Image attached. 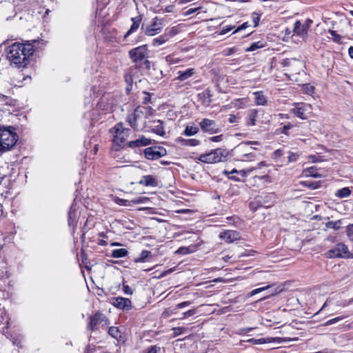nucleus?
<instances>
[{"label":"nucleus","instance_id":"f257e3e1","mask_svg":"<svg viewBox=\"0 0 353 353\" xmlns=\"http://www.w3.org/2000/svg\"><path fill=\"white\" fill-rule=\"evenodd\" d=\"M7 59L11 65L17 68H24L29 63V58L34 52L32 43L15 42L5 48Z\"/></svg>","mask_w":353,"mask_h":353},{"label":"nucleus","instance_id":"f03ea898","mask_svg":"<svg viewBox=\"0 0 353 353\" xmlns=\"http://www.w3.org/2000/svg\"><path fill=\"white\" fill-rule=\"evenodd\" d=\"M19 136L12 126L0 125V153L10 150L17 143Z\"/></svg>","mask_w":353,"mask_h":353},{"label":"nucleus","instance_id":"7ed1b4c3","mask_svg":"<svg viewBox=\"0 0 353 353\" xmlns=\"http://www.w3.org/2000/svg\"><path fill=\"white\" fill-rule=\"evenodd\" d=\"M152 108L148 106H139L128 117L130 126L138 130L145 124V119L152 114Z\"/></svg>","mask_w":353,"mask_h":353},{"label":"nucleus","instance_id":"20e7f679","mask_svg":"<svg viewBox=\"0 0 353 353\" xmlns=\"http://www.w3.org/2000/svg\"><path fill=\"white\" fill-rule=\"evenodd\" d=\"M130 132V129L124 128L122 123H117L114 128L110 130V133L112 136V142L117 147L121 146L127 140Z\"/></svg>","mask_w":353,"mask_h":353},{"label":"nucleus","instance_id":"39448f33","mask_svg":"<svg viewBox=\"0 0 353 353\" xmlns=\"http://www.w3.org/2000/svg\"><path fill=\"white\" fill-rule=\"evenodd\" d=\"M228 152L225 149L217 148L209 153L201 154L199 160L205 163H215L225 160Z\"/></svg>","mask_w":353,"mask_h":353},{"label":"nucleus","instance_id":"423d86ee","mask_svg":"<svg viewBox=\"0 0 353 353\" xmlns=\"http://www.w3.org/2000/svg\"><path fill=\"white\" fill-rule=\"evenodd\" d=\"M110 324L108 317L101 312H97L89 317L87 328L90 331L98 330Z\"/></svg>","mask_w":353,"mask_h":353},{"label":"nucleus","instance_id":"0eeeda50","mask_svg":"<svg viewBox=\"0 0 353 353\" xmlns=\"http://www.w3.org/2000/svg\"><path fill=\"white\" fill-rule=\"evenodd\" d=\"M129 56L132 61L136 64H141L143 62L149 65L150 62L147 59L148 56V50L146 45L140 46L129 51Z\"/></svg>","mask_w":353,"mask_h":353},{"label":"nucleus","instance_id":"6e6552de","mask_svg":"<svg viewBox=\"0 0 353 353\" xmlns=\"http://www.w3.org/2000/svg\"><path fill=\"white\" fill-rule=\"evenodd\" d=\"M325 255L327 258H353V255L349 252L347 246L343 243H337L333 249L328 250Z\"/></svg>","mask_w":353,"mask_h":353},{"label":"nucleus","instance_id":"1a4fd4ad","mask_svg":"<svg viewBox=\"0 0 353 353\" xmlns=\"http://www.w3.org/2000/svg\"><path fill=\"white\" fill-rule=\"evenodd\" d=\"M311 112L312 106L307 103H295L294 108L290 110L292 114L303 120L307 119V114Z\"/></svg>","mask_w":353,"mask_h":353},{"label":"nucleus","instance_id":"9d476101","mask_svg":"<svg viewBox=\"0 0 353 353\" xmlns=\"http://www.w3.org/2000/svg\"><path fill=\"white\" fill-rule=\"evenodd\" d=\"M162 21L161 19L157 17H154L152 19V23L144 29V34L147 36L152 37L160 33L163 28Z\"/></svg>","mask_w":353,"mask_h":353},{"label":"nucleus","instance_id":"9b49d317","mask_svg":"<svg viewBox=\"0 0 353 353\" xmlns=\"http://www.w3.org/2000/svg\"><path fill=\"white\" fill-rule=\"evenodd\" d=\"M167 154L166 150L163 148L150 147L144 150V154L148 160H157L159 158L165 156Z\"/></svg>","mask_w":353,"mask_h":353},{"label":"nucleus","instance_id":"f8f14e48","mask_svg":"<svg viewBox=\"0 0 353 353\" xmlns=\"http://www.w3.org/2000/svg\"><path fill=\"white\" fill-rule=\"evenodd\" d=\"M199 125L203 132H207L210 134H216L220 131L216 122L209 119H202L199 123Z\"/></svg>","mask_w":353,"mask_h":353},{"label":"nucleus","instance_id":"ddd939ff","mask_svg":"<svg viewBox=\"0 0 353 353\" xmlns=\"http://www.w3.org/2000/svg\"><path fill=\"white\" fill-rule=\"evenodd\" d=\"M111 304L121 310H130L132 308V303L129 299L121 296L113 297L110 301Z\"/></svg>","mask_w":353,"mask_h":353},{"label":"nucleus","instance_id":"4468645a","mask_svg":"<svg viewBox=\"0 0 353 353\" xmlns=\"http://www.w3.org/2000/svg\"><path fill=\"white\" fill-rule=\"evenodd\" d=\"M219 238L230 243L240 239V234L235 230H225L219 234Z\"/></svg>","mask_w":353,"mask_h":353},{"label":"nucleus","instance_id":"2eb2a0df","mask_svg":"<svg viewBox=\"0 0 353 353\" xmlns=\"http://www.w3.org/2000/svg\"><path fill=\"white\" fill-rule=\"evenodd\" d=\"M309 27V23L303 24L301 21H296L294 25V32L297 35L305 37L307 34V30Z\"/></svg>","mask_w":353,"mask_h":353},{"label":"nucleus","instance_id":"dca6fc26","mask_svg":"<svg viewBox=\"0 0 353 353\" xmlns=\"http://www.w3.org/2000/svg\"><path fill=\"white\" fill-rule=\"evenodd\" d=\"M151 143H152L151 139H148V138L145 137L144 136H142L134 141H131L128 142V145L129 148H134L146 146Z\"/></svg>","mask_w":353,"mask_h":353},{"label":"nucleus","instance_id":"f3484780","mask_svg":"<svg viewBox=\"0 0 353 353\" xmlns=\"http://www.w3.org/2000/svg\"><path fill=\"white\" fill-rule=\"evenodd\" d=\"M132 21V24L130 26V29L126 32V33L124 35V39H126L127 37H128L131 34L134 32L138 30V28L140 26V24L142 21V17L139 15L135 17H132L131 19Z\"/></svg>","mask_w":353,"mask_h":353},{"label":"nucleus","instance_id":"a211bd4d","mask_svg":"<svg viewBox=\"0 0 353 353\" xmlns=\"http://www.w3.org/2000/svg\"><path fill=\"white\" fill-rule=\"evenodd\" d=\"M139 183L145 186L151 187H156L158 185L157 179L152 175L143 176Z\"/></svg>","mask_w":353,"mask_h":353},{"label":"nucleus","instance_id":"6ab92c4d","mask_svg":"<svg viewBox=\"0 0 353 353\" xmlns=\"http://www.w3.org/2000/svg\"><path fill=\"white\" fill-rule=\"evenodd\" d=\"M196 71L194 68H188L186 70H180L177 72L178 77L176 78V79L183 81L190 77H192Z\"/></svg>","mask_w":353,"mask_h":353},{"label":"nucleus","instance_id":"aec40b11","mask_svg":"<svg viewBox=\"0 0 353 353\" xmlns=\"http://www.w3.org/2000/svg\"><path fill=\"white\" fill-rule=\"evenodd\" d=\"M281 65L283 67L292 68L291 71L296 72V69L295 68L296 65H301V63L296 59H285L281 61Z\"/></svg>","mask_w":353,"mask_h":353},{"label":"nucleus","instance_id":"412c9836","mask_svg":"<svg viewBox=\"0 0 353 353\" xmlns=\"http://www.w3.org/2000/svg\"><path fill=\"white\" fill-rule=\"evenodd\" d=\"M154 125L152 127V131L157 134L160 136H164L165 132L163 128V123L161 120H157L153 121Z\"/></svg>","mask_w":353,"mask_h":353},{"label":"nucleus","instance_id":"4be33fe9","mask_svg":"<svg viewBox=\"0 0 353 353\" xmlns=\"http://www.w3.org/2000/svg\"><path fill=\"white\" fill-rule=\"evenodd\" d=\"M253 95L254 96V102L257 105H265L267 103L266 97L263 92H255Z\"/></svg>","mask_w":353,"mask_h":353},{"label":"nucleus","instance_id":"5701e85b","mask_svg":"<svg viewBox=\"0 0 353 353\" xmlns=\"http://www.w3.org/2000/svg\"><path fill=\"white\" fill-rule=\"evenodd\" d=\"M179 142L183 146H196L200 143V141L196 139H185L179 138Z\"/></svg>","mask_w":353,"mask_h":353},{"label":"nucleus","instance_id":"b1692460","mask_svg":"<svg viewBox=\"0 0 353 353\" xmlns=\"http://www.w3.org/2000/svg\"><path fill=\"white\" fill-rule=\"evenodd\" d=\"M257 111L256 110H252L250 111L247 119L246 123L248 125H254L256 124Z\"/></svg>","mask_w":353,"mask_h":353},{"label":"nucleus","instance_id":"393cba45","mask_svg":"<svg viewBox=\"0 0 353 353\" xmlns=\"http://www.w3.org/2000/svg\"><path fill=\"white\" fill-rule=\"evenodd\" d=\"M128 254V250L125 248L115 249L112 251L111 256L113 258H122Z\"/></svg>","mask_w":353,"mask_h":353},{"label":"nucleus","instance_id":"a878e982","mask_svg":"<svg viewBox=\"0 0 353 353\" xmlns=\"http://www.w3.org/2000/svg\"><path fill=\"white\" fill-rule=\"evenodd\" d=\"M351 194V190L349 188H343L341 189L338 190L336 193L335 196L340 198H347Z\"/></svg>","mask_w":353,"mask_h":353},{"label":"nucleus","instance_id":"bb28decb","mask_svg":"<svg viewBox=\"0 0 353 353\" xmlns=\"http://www.w3.org/2000/svg\"><path fill=\"white\" fill-rule=\"evenodd\" d=\"M168 41L169 40L168 39L167 36H165V34H163L159 36V37L154 39L152 40V44L153 46L157 47L165 43Z\"/></svg>","mask_w":353,"mask_h":353},{"label":"nucleus","instance_id":"cd10ccee","mask_svg":"<svg viewBox=\"0 0 353 353\" xmlns=\"http://www.w3.org/2000/svg\"><path fill=\"white\" fill-rule=\"evenodd\" d=\"M304 174L306 176H312L314 178H320L321 175L316 172V168L310 167L304 170Z\"/></svg>","mask_w":353,"mask_h":353},{"label":"nucleus","instance_id":"c85d7f7f","mask_svg":"<svg viewBox=\"0 0 353 353\" xmlns=\"http://www.w3.org/2000/svg\"><path fill=\"white\" fill-rule=\"evenodd\" d=\"M108 334L112 337L116 339L121 337V334L118 327L112 326L108 330Z\"/></svg>","mask_w":353,"mask_h":353},{"label":"nucleus","instance_id":"c756f323","mask_svg":"<svg viewBox=\"0 0 353 353\" xmlns=\"http://www.w3.org/2000/svg\"><path fill=\"white\" fill-rule=\"evenodd\" d=\"M199 132L198 128L195 126H187L184 130L183 134L185 136H193Z\"/></svg>","mask_w":353,"mask_h":353},{"label":"nucleus","instance_id":"7c9ffc66","mask_svg":"<svg viewBox=\"0 0 353 353\" xmlns=\"http://www.w3.org/2000/svg\"><path fill=\"white\" fill-rule=\"evenodd\" d=\"M151 254V252L148 250H143L140 254V256L139 258L134 259V262L136 263H142L145 261V259L150 256Z\"/></svg>","mask_w":353,"mask_h":353},{"label":"nucleus","instance_id":"2f4dec72","mask_svg":"<svg viewBox=\"0 0 353 353\" xmlns=\"http://www.w3.org/2000/svg\"><path fill=\"white\" fill-rule=\"evenodd\" d=\"M341 221L340 220L336 221H328L325 223V227L337 230L341 228Z\"/></svg>","mask_w":353,"mask_h":353},{"label":"nucleus","instance_id":"473e14b6","mask_svg":"<svg viewBox=\"0 0 353 353\" xmlns=\"http://www.w3.org/2000/svg\"><path fill=\"white\" fill-rule=\"evenodd\" d=\"M263 47V44L261 41L254 42L251 44V46L246 49L247 52L254 51L256 49H259Z\"/></svg>","mask_w":353,"mask_h":353},{"label":"nucleus","instance_id":"72a5a7b5","mask_svg":"<svg viewBox=\"0 0 353 353\" xmlns=\"http://www.w3.org/2000/svg\"><path fill=\"white\" fill-rule=\"evenodd\" d=\"M148 201H149L148 198L144 196H139L132 199V204L134 205L139 203H145Z\"/></svg>","mask_w":353,"mask_h":353},{"label":"nucleus","instance_id":"f704fd0d","mask_svg":"<svg viewBox=\"0 0 353 353\" xmlns=\"http://www.w3.org/2000/svg\"><path fill=\"white\" fill-rule=\"evenodd\" d=\"M176 34H177V30L175 28H171L170 29H166L164 32L165 36H167L168 40L171 37L176 35Z\"/></svg>","mask_w":353,"mask_h":353},{"label":"nucleus","instance_id":"c9c22d12","mask_svg":"<svg viewBox=\"0 0 353 353\" xmlns=\"http://www.w3.org/2000/svg\"><path fill=\"white\" fill-rule=\"evenodd\" d=\"M328 33L332 37L333 41L336 43H340L341 37L333 30H329Z\"/></svg>","mask_w":353,"mask_h":353},{"label":"nucleus","instance_id":"e433bc0d","mask_svg":"<svg viewBox=\"0 0 353 353\" xmlns=\"http://www.w3.org/2000/svg\"><path fill=\"white\" fill-rule=\"evenodd\" d=\"M116 202L121 205L132 206V200H127L123 199H117Z\"/></svg>","mask_w":353,"mask_h":353},{"label":"nucleus","instance_id":"4c0bfd02","mask_svg":"<svg viewBox=\"0 0 353 353\" xmlns=\"http://www.w3.org/2000/svg\"><path fill=\"white\" fill-rule=\"evenodd\" d=\"M255 158V155L251 152L245 153L243 154L242 159H241L243 161H252Z\"/></svg>","mask_w":353,"mask_h":353},{"label":"nucleus","instance_id":"58836bf2","mask_svg":"<svg viewBox=\"0 0 353 353\" xmlns=\"http://www.w3.org/2000/svg\"><path fill=\"white\" fill-rule=\"evenodd\" d=\"M256 170V168H249L248 169L241 170H239V174L242 176H246L247 175L250 174L252 171Z\"/></svg>","mask_w":353,"mask_h":353},{"label":"nucleus","instance_id":"ea45409f","mask_svg":"<svg viewBox=\"0 0 353 353\" xmlns=\"http://www.w3.org/2000/svg\"><path fill=\"white\" fill-rule=\"evenodd\" d=\"M249 145H259V143L258 141L243 142L239 145V148L241 150H245V148L248 146Z\"/></svg>","mask_w":353,"mask_h":353},{"label":"nucleus","instance_id":"a19ab883","mask_svg":"<svg viewBox=\"0 0 353 353\" xmlns=\"http://www.w3.org/2000/svg\"><path fill=\"white\" fill-rule=\"evenodd\" d=\"M166 59V61L169 63V64H174V63H177L180 61V59H178V58H174L173 56L172 55H168L165 58Z\"/></svg>","mask_w":353,"mask_h":353},{"label":"nucleus","instance_id":"79ce46f5","mask_svg":"<svg viewBox=\"0 0 353 353\" xmlns=\"http://www.w3.org/2000/svg\"><path fill=\"white\" fill-rule=\"evenodd\" d=\"M202 94H203V97L205 98L204 102L207 103L208 104H210L211 103V99H210L211 94H210V90H205L202 93Z\"/></svg>","mask_w":353,"mask_h":353},{"label":"nucleus","instance_id":"37998d69","mask_svg":"<svg viewBox=\"0 0 353 353\" xmlns=\"http://www.w3.org/2000/svg\"><path fill=\"white\" fill-rule=\"evenodd\" d=\"M343 318H344V317L341 316H337V317L334 318V319H330V320H328L327 321H326V322L325 323V325H327H327H332V324H334V323H337L338 321H341V320L343 319Z\"/></svg>","mask_w":353,"mask_h":353},{"label":"nucleus","instance_id":"c03bdc74","mask_svg":"<svg viewBox=\"0 0 353 353\" xmlns=\"http://www.w3.org/2000/svg\"><path fill=\"white\" fill-rule=\"evenodd\" d=\"M269 285H267V286H265V287H263V288H257V289H255V290H253L252 291L250 292V295L251 296L261 292H263L265 290H267L268 288H269Z\"/></svg>","mask_w":353,"mask_h":353},{"label":"nucleus","instance_id":"a18cd8bd","mask_svg":"<svg viewBox=\"0 0 353 353\" xmlns=\"http://www.w3.org/2000/svg\"><path fill=\"white\" fill-rule=\"evenodd\" d=\"M305 92L308 94H312L314 93V87L312 85H310V84H305L303 85Z\"/></svg>","mask_w":353,"mask_h":353},{"label":"nucleus","instance_id":"49530a36","mask_svg":"<svg viewBox=\"0 0 353 353\" xmlns=\"http://www.w3.org/2000/svg\"><path fill=\"white\" fill-rule=\"evenodd\" d=\"M196 314V310H190L185 312L183 313V316L180 318V319H185L187 317L193 316Z\"/></svg>","mask_w":353,"mask_h":353},{"label":"nucleus","instance_id":"de8ad7c7","mask_svg":"<svg viewBox=\"0 0 353 353\" xmlns=\"http://www.w3.org/2000/svg\"><path fill=\"white\" fill-rule=\"evenodd\" d=\"M299 158V154L294 152H290L289 157H288V162H294L297 161Z\"/></svg>","mask_w":353,"mask_h":353},{"label":"nucleus","instance_id":"09e8293b","mask_svg":"<svg viewBox=\"0 0 353 353\" xmlns=\"http://www.w3.org/2000/svg\"><path fill=\"white\" fill-rule=\"evenodd\" d=\"M347 234L348 237L351 240H353V224L347 226Z\"/></svg>","mask_w":353,"mask_h":353},{"label":"nucleus","instance_id":"8fccbe9b","mask_svg":"<svg viewBox=\"0 0 353 353\" xmlns=\"http://www.w3.org/2000/svg\"><path fill=\"white\" fill-rule=\"evenodd\" d=\"M309 159L313 163L319 162V161H322L321 157L320 156H316V155H310Z\"/></svg>","mask_w":353,"mask_h":353},{"label":"nucleus","instance_id":"3c124183","mask_svg":"<svg viewBox=\"0 0 353 353\" xmlns=\"http://www.w3.org/2000/svg\"><path fill=\"white\" fill-rule=\"evenodd\" d=\"M184 330H185V328L181 327H174L173 328L174 334L175 336L179 335L183 333V331Z\"/></svg>","mask_w":353,"mask_h":353},{"label":"nucleus","instance_id":"603ef678","mask_svg":"<svg viewBox=\"0 0 353 353\" xmlns=\"http://www.w3.org/2000/svg\"><path fill=\"white\" fill-rule=\"evenodd\" d=\"M234 27V26H228L226 28H223L221 32H220V34L223 35V34H225L226 33H228V32H230V30H232Z\"/></svg>","mask_w":353,"mask_h":353},{"label":"nucleus","instance_id":"864d4df0","mask_svg":"<svg viewBox=\"0 0 353 353\" xmlns=\"http://www.w3.org/2000/svg\"><path fill=\"white\" fill-rule=\"evenodd\" d=\"M190 303H191L190 301H184V302L180 303L176 305V308L177 309L183 308L184 307L190 305Z\"/></svg>","mask_w":353,"mask_h":353},{"label":"nucleus","instance_id":"5fc2aeb1","mask_svg":"<svg viewBox=\"0 0 353 353\" xmlns=\"http://www.w3.org/2000/svg\"><path fill=\"white\" fill-rule=\"evenodd\" d=\"M222 135H218L210 137V140L212 142H219L222 141Z\"/></svg>","mask_w":353,"mask_h":353},{"label":"nucleus","instance_id":"6e6d98bb","mask_svg":"<svg viewBox=\"0 0 353 353\" xmlns=\"http://www.w3.org/2000/svg\"><path fill=\"white\" fill-rule=\"evenodd\" d=\"M292 127V125H291V124L284 125L281 130V132L283 134H288V130H290Z\"/></svg>","mask_w":353,"mask_h":353},{"label":"nucleus","instance_id":"4d7b16f0","mask_svg":"<svg viewBox=\"0 0 353 353\" xmlns=\"http://www.w3.org/2000/svg\"><path fill=\"white\" fill-rule=\"evenodd\" d=\"M123 291H124L125 294H132V290L128 285H123Z\"/></svg>","mask_w":353,"mask_h":353},{"label":"nucleus","instance_id":"13d9d810","mask_svg":"<svg viewBox=\"0 0 353 353\" xmlns=\"http://www.w3.org/2000/svg\"><path fill=\"white\" fill-rule=\"evenodd\" d=\"M283 154V152L282 150L281 149H278L276 150H275L273 153V155L275 157H281L282 155Z\"/></svg>","mask_w":353,"mask_h":353},{"label":"nucleus","instance_id":"bf43d9fd","mask_svg":"<svg viewBox=\"0 0 353 353\" xmlns=\"http://www.w3.org/2000/svg\"><path fill=\"white\" fill-rule=\"evenodd\" d=\"M146 353H157V347L156 346H151L148 348Z\"/></svg>","mask_w":353,"mask_h":353},{"label":"nucleus","instance_id":"052dcab7","mask_svg":"<svg viewBox=\"0 0 353 353\" xmlns=\"http://www.w3.org/2000/svg\"><path fill=\"white\" fill-rule=\"evenodd\" d=\"M247 27V23H244L243 24H242L241 26H239L234 32V33L241 30H243V29H245V28Z\"/></svg>","mask_w":353,"mask_h":353},{"label":"nucleus","instance_id":"680f3d73","mask_svg":"<svg viewBox=\"0 0 353 353\" xmlns=\"http://www.w3.org/2000/svg\"><path fill=\"white\" fill-rule=\"evenodd\" d=\"M266 164L265 163V161H261L260 163H259L256 166H255L254 168H256V170L261 168V167H263V166H265Z\"/></svg>","mask_w":353,"mask_h":353},{"label":"nucleus","instance_id":"e2e57ef3","mask_svg":"<svg viewBox=\"0 0 353 353\" xmlns=\"http://www.w3.org/2000/svg\"><path fill=\"white\" fill-rule=\"evenodd\" d=\"M235 120H236V117L233 114H230V118H229V122L232 123L235 122Z\"/></svg>","mask_w":353,"mask_h":353},{"label":"nucleus","instance_id":"0e129e2a","mask_svg":"<svg viewBox=\"0 0 353 353\" xmlns=\"http://www.w3.org/2000/svg\"><path fill=\"white\" fill-rule=\"evenodd\" d=\"M348 53L351 58H353V46H350L348 49Z\"/></svg>","mask_w":353,"mask_h":353},{"label":"nucleus","instance_id":"69168bd1","mask_svg":"<svg viewBox=\"0 0 353 353\" xmlns=\"http://www.w3.org/2000/svg\"><path fill=\"white\" fill-rule=\"evenodd\" d=\"M98 244L100 245H102V246H105L107 245V242L104 240H99L98 241Z\"/></svg>","mask_w":353,"mask_h":353},{"label":"nucleus","instance_id":"338daca9","mask_svg":"<svg viewBox=\"0 0 353 353\" xmlns=\"http://www.w3.org/2000/svg\"><path fill=\"white\" fill-rule=\"evenodd\" d=\"M187 250V248H181L179 250V252L180 253H185V251Z\"/></svg>","mask_w":353,"mask_h":353},{"label":"nucleus","instance_id":"774afa93","mask_svg":"<svg viewBox=\"0 0 353 353\" xmlns=\"http://www.w3.org/2000/svg\"><path fill=\"white\" fill-rule=\"evenodd\" d=\"M279 116L281 119H288V115L285 114H279Z\"/></svg>","mask_w":353,"mask_h":353}]
</instances>
